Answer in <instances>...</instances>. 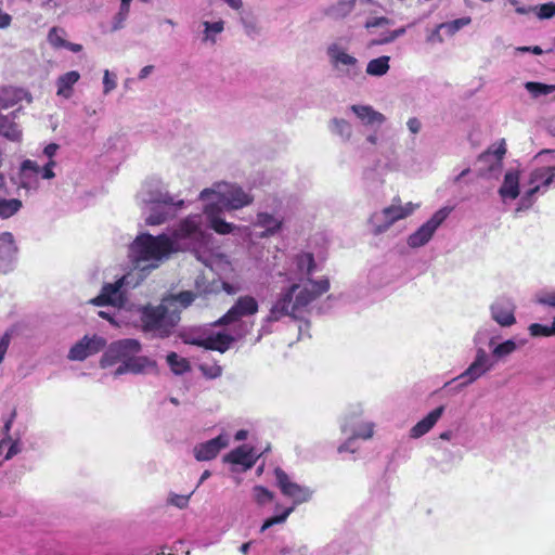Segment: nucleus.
<instances>
[{"instance_id":"obj_1","label":"nucleus","mask_w":555,"mask_h":555,"mask_svg":"<svg viewBox=\"0 0 555 555\" xmlns=\"http://www.w3.org/2000/svg\"><path fill=\"white\" fill-rule=\"evenodd\" d=\"M180 320V310L170 309L164 300L158 306L146 305L140 310L142 331L158 338L169 337Z\"/></svg>"},{"instance_id":"obj_2","label":"nucleus","mask_w":555,"mask_h":555,"mask_svg":"<svg viewBox=\"0 0 555 555\" xmlns=\"http://www.w3.org/2000/svg\"><path fill=\"white\" fill-rule=\"evenodd\" d=\"M131 254L134 262H151V267L157 268L159 262L167 259L176 249L173 241L166 234L154 236L142 233L131 244Z\"/></svg>"},{"instance_id":"obj_3","label":"nucleus","mask_w":555,"mask_h":555,"mask_svg":"<svg viewBox=\"0 0 555 555\" xmlns=\"http://www.w3.org/2000/svg\"><path fill=\"white\" fill-rule=\"evenodd\" d=\"M141 344L138 339L125 338L112 343L100 360V366L106 369L117 363H126L127 360L141 351Z\"/></svg>"},{"instance_id":"obj_4","label":"nucleus","mask_w":555,"mask_h":555,"mask_svg":"<svg viewBox=\"0 0 555 555\" xmlns=\"http://www.w3.org/2000/svg\"><path fill=\"white\" fill-rule=\"evenodd\" d=\"M210 194H215L218 196L219 207L225 209H240L244 206L249 205L253 202V197L245 193L240 186H228L225 191L216 192L212 189H205L201 192L199 198L206 199Z\"/></svg>"},{"instance_id":"obj_5","label":"nucleus","mask_w":555,"mask_h":555,"mask_svg":"<svg viewBox=\"0 0 555 555\" xmlns=\"http://www.w3.org/2000/svg\"><path fill=\"white\" fill-rule=\"evenodd\" d=\"M451 210L452 208L450 207H442L437 210L429 220H427L408 237V245L412 248H417L427 244L435 234L436 230L448 218Z\"/></svg>"},{"instance_id":"obj_6","label":"nucleus","mask_w":555,"mask_h":555,"mask_svg":"<svg viewBox=\"0 0 555 555\" xmlns=\"http://www.w3.org/2000/svg\"><path fill=\"white\" fill-rule=\"evenodd\" d=\"M258 309V301L253 296H241L227 311V313L223 314L218 321H216V325L222 326L235 323L244 317L256 314Z\"/></svg>"},{"instance_id":"obj_7","label":"nucleus","mask_w":555,"mask_h":555,"mask_svg":"<svg viewBox=\"0 0 555 555\" xmlns=\"http://www.w3.org/2000/svg\"><path fill=\"white\" fill-rule=\"evenodd\" d=\"M105 346L106 339L102 336L93 335L89 337L86 335L69 349L68 359L73 361H83L88 357L103 350Z\"/></svg>"},{"instance_id":"obj_8","label":"nucleus","mask_w":555,"mask_h":555,"mask_svg":"<svg viewBox=\"0 0 555 555\" xmlns=\"http://www.w3.org/2000/svg\"><path fill=\"white\" fill-rule=\"evenodd\" d=\"M298 288V284H292L280 294L279 298L275 300L269 311V315L267 318L269 322H276L283 317L294 315V313L298 311L294 307V295Z\"/></svg>"},{"instance_id":"obj_9","label":"nucleus","mask_w":555,"mask_h":555,"mask_svg":"<svg viewBox=\"0 0 555 555\" xmlns=\"http://www.w3.org/2000/svg\"><path fill=\"white\" fill-rule=\"evenodd\" d=\"M400 203V198L395 197L393 204L388 207H385L382 210V214L385 218V222L380 224H374L373 233L375 235H379L386 232L395 222L406 218L413 212L414 208L411 203L406 204L405 206H402Z\"/></svg>"},{"instance_id":"obj_10","label":"nucleus","mask_w":555,"mask_h":555,"mask_svg":"<svg viewBox=\"0 0 555 555\" xmlns=\"http://www.w3.org/2000/svg\"><path fill=\"white\" fill-rule=\"evenodd\" d=\"M274 474L278 486L284 495L294 499L296 503H301L309 499L310 493L308 489L293 482L282 468H275Z\"/></svg>"},{"instance_id":"obj_11","label":"nucleus","mask_w":555,"mask_h":555,"mask_svg":"<svg viewBox=\"0 0 555 555\" xmlns=\"http://www.w3.org/2000/svg\"><path fill=\"white\" fill-rule=\"evenodd\" d=\"M553 183L555 184V166L541 167L532 170L529 178V184L533 186L526 192L524 198L530 201L541 188H548Z\"/></svg>"},{"instance_id":"obj_12","label":"nucleus","mask_w":555,"mask_h":555,"mask_svg":"<svg viewBox=\"0 0 555 555\" xmlns=\"http://www.w3.org/2000/svg\"><path fill=\"white\" fill-rule=\"evenodd\" d=\"M327 54L331 59L332 65L340 69V66H346V70H344V74L348 77H354L358 75L359 70L357 68L358 60L341 50L336 43L331 44L327 48Z\"/></svg>"},{"instance_id":"obj_13","label":"nucleus","mask_w":555,"mask_h":555,"mask_svg":"<svg viewBox=\"0 0 555 555\" xmlns=\"http://www.w3.org/2000/svg\"><path fill=\"white\" fill-rule=\"evenodd\" d=\"M492 363L483 349H478L474 362L459 376L465 379L463 385L470 384L492 369Z\"/></svg>"},{"instance_id":"obj_14","label":"nucleus","mask_w":555,"mask_h":555,"mask_svg":"<svg viewBox=\"0 0 555 555\" xmlns=\"http://www.w3.org/2000/svg\"><path fill=\"white\" fill-rule=\"evenodd\" d=\"M491 317L501 326H512L516 323L515 306L506 298H500L491 305Z\"/></svg>"},{"instance_id":"obj_15","label":"nucleus","mask_w":555,"mask_h":555,"mask_svg":"<svg viewBox=\"0 0 555 555\" xmlns=\"http://www.w3.org/2000/svg\"><path fill=\"white\" fill-rule=\"evenodd\" d=\"M228 446V440L222 436H218L206 442L194 447V456L197 461H210L215 459L219 452Z\"/></svg>"},{"instance_id":"obj_16","label":"nucleus","mask_w":555,"mask_h":555,"mask_svg":"<svg viewBox=\"0 0 555 555\" xmlns=\"http://www.w3.org/2000/svg\"><path fill=\"white\" fill-rule=\"evenodd\" d=\"M156 362L145 356H131L126 363H121L115 371V376L126 373L141 374L149 369H154Z\"/></svg>"},{"instance_id":"obj_17","label":"nucleus","mask_w":555,"mask_h":555,"mask_svg":"<svg viewBox=\"0 0 555 555\" xmlns=\"http://www.w3.org/2000/svg\"><path fill=\"white\" fill-rule=\"evenodd\" d=\"M201 216H188L179 222L172 232L175 240H185L201 234Z\"/></svg>"},{"instance_id":"obj_18","label":"nucleus","mask_w":555,"mask_h":555,"mask_svg":"<svg viewBox=\"0 0 555 555\" xmlns=\"http://www.w3.org/2000/svg\"><path fill=\"white\" fill-rule=\"evenodd\" d=\"M444 406L440 405L417 422L410 430V437L417 439L427 434L442 416Z\"/></svg>"},{"instance_id":"obj_19","label":"nucleus","mask_w":555,"mask_h":555,"mask_svg":"<svg viewBox=\"0 0 555 555\" xmlns=\"http://www.w3.org/2000/svg\"><path fill=\"white\" fill-rule=\"evenodd\" d=\"M122 286L121 281H117L113 284H105L96 297L90 300V302L94 306H106V305H116L120 302V288Z\"/></svg>"},{"instance_id":"obj_20","label":"nucleus","mask_w":555,"mask_h":555,"mask_svg":"<svg viewBox=\"0 0 555 555\" xmlns=\"http://www.w3.org/2000/svg\"><path fill=\"white\" fill-rule=\"evenodd\" d=\"M21 108L12 112L9 115L0 114V135L10 141L20 142L22 140V131L18 125L14 121Z\"/></svg>"},{"instance_id":"obj_21","label":"nucleus","mask_w":555,"mask_h":555,"mask_svg":"<svg viewBox=\"0 0 555 555\" xmlns=\"http://www.w3.org/2000/svg\"><path fill=\"white\" fill-rule=\"evenodd\" d=\"M221 211V207L218 204L206 205L204 212L207 216L210 228L218 234H229L233 231L234 225L221 219L218 215Z\"/></svg>"},{"instance_id":"obj_22","label":"nucleus","mask_w":555,"mask_h":555,"mask_svg":"<svg viewBox=\"0 0 555 555\" xmlns=\"http://www.w3.org/2000/svg\"><path fill=\"white\" fill-rule=\"evenodd\" d=\"M233 341L234 338L231 335L218 333L196 341V345L207 350H215L223 353L230 348Z\"/></svg>"},{"instance_id":"obj_23","label":"nucleus","mask_w":555,"mask_h":555,"mask_svg":"<svg viewBox=\"0 0 555 555\" xmlns=\"http://www.w3.org/2000/svg\"><path fill=\"white\" fill-rule=\"evenodd\" d=\"M519 171L508 170L505 176L499 194L502 198L515 199L519 196Z\"/></svg>"},{"instance_id":"obj_24","label":"nucleus","mask_w":555,"mask_h":555,"mask_svg":"<svg viewBox=\"0 0 555 555\" xmlns=\"http://www.w3.org/2000/svg\"><path fill=\"white\" fill-rule=\"evenodd\" d=\"M224 461L232 464L242 465L246 468H250L255 464L253 448H249L247 446H240L232 450L230 453H228L224 456Z\"/></svg>"},{"instance_id":"obj_25","label":"nucleus","mask_w":555,"mask_h":555,"mask_svg":"<svg viewBox=\"0 0 555 555\" xmlns=\"http://www.w3.org/2000/svg\"><path fill=\"white\" fill-rule=\"evenodd\" d=\"M79 78L80 74L77 70H70L61 75L56 80V94L65 99H69L73 93V87Z\"/></svg>"},{"instance_id":"obj_26","label":"nucleus","mask_w":555,"mask_h":555,"mask_svg":"<svg viewBox=\"0 0 555 555\" xmlns=\"http://www.w3.org/2000/svg\"><path fill=\"white\" fill-rule=\"evenodd\" d=\"M351 111L366 125L383 124L385 116L370 105H352Z\"/></svg>"},{"instance_id":"obj_27","label":"nucleus","mask_w":555,"mask_h":555,"mask_svg":"<svg viewBox=\"0 0 555 555\" xmlns=\"http://www.w3.org/2000/svg\"><path fill=\"white\" fill-rule=\"evenodd\" d=\"M160 204H155L152 207L151 214L146 218L145 222L149 225H159L165 223L169 218L173 217L176 210L169 209L168 207H160Z\"/></svg>"},{"instance_id":"obj_28","label":"nucleus","mask_w":555,"mask_h":555,"mask_svg":"<svg viewBox=\"0 0 555 555\" xmlns=\"http://www.w3.org/2000/svg\"><path fill=\"white\" fill-rule=\"evenodd\" d=\"M257 225L266 229L261 236H269L273 235L281 229L282 221L268 212H259L257 215Z\"/></svg>"},{"instance_id":"obj_29","label":"nucleus","mask_w":555,"mask_h":555,"mask_svg":"<svg viewBox=\"0 0 555 555\" xmlns=\"http://www.w3.org/2000/svg\"><path fill=\"white\" fill-rule=\"evenodd\" d=\"M22 101V90L5 87L0 89V109H8Z\"/></svg>"},{"instance_id":"obj_30","label":"nucleus","mask_w":555,"mask_h":555,"mask_svg":"<svg viewBox=\"0 0 555 555\" xmlns=\"http://www.w3.org/2000/svg\"><path fill=\"white\" fill-rule=\"evenodd\" d=\"M295 263L298 272L307 276H310L317 267L312 253H300L296 255Z\"/></svg>"},{"instance_id":"obj_31","label":"nucleus","mask_w":555,"mask_h":555,"mask_svg":"<svg viewBox=\"0 0 555 555\" xmlns=\"http://www.w3.org/2000/svg\"><path fill=\"white\" fill-rule=\"evenodd\" d=\"M389 56L383 55L377 59H373L367 63L366 73L370 76H383L389 69Z\"/></svg>"},{"instance_id":"obj_32","label":"nucleus","mask_w":555,"mask_h":555,"mask_svg":"<svg viewBox=\"0 0 555 555\" xmlns=\"http://www.w3.org/2000/svg\"><path fill=\"white\" fill-rule=\"evenodd\" d=\"M167 363L176 375L190 371L191 366L185 358L179 357L176 352H169L166 357Z\"/></svg>"},{"instance_id":"obj_33","label":"nucleus","mask_w":555,"mask_h":555,"mask_svg":"<svg viewBox=\"0 0 555 555\" xmlns=\"http://www.w3.org/2000/svg\"><path fill=\"white\" fill-rule=\"evenodd\" d=\"M17 248L15 246L14 236L11 232L0 234V257L11 258L15 255Z\"/></svg>"},{"instance_id":"obj_34","label":"nucleus","mask_w":555,"mask_h":555,"mask_svg":"<svg viewBox=\"0 0 555 555\" xmlns=\"http://www.w3.org/2000/svg\"><path fill=\"white\" fill-rule=\"evenodd\" d=\"M295 300H294V307L297 310H300L305 307H307L310 302H312L317 296L315 293L312 289H309L307 287L298 288L295 293Z\"/></svg>"},{"instance_id":"obj_35","label":"nucleus","mask_w":555,"mask_h":555,"mask_svg":"<svg viewBox=\"0 0 555 555\" xmlns=\"http://www.w3.org/2000/svg\"><path fill=\"white\" fill-rule=\"evenodd\" d=\"M22 208V202L17 198H0V217L8 219Z\"/></svg>"},{"instance_id":"obj_36","label":"nucleus","mask_w":555,"mask_h":555,"mask_svg":"<svg viewBox=\"0 0 555 555\" xmlns=\"http://www.w3.org/2000/svg\"><path fill=\"white\" fill-rule=\"evenodd\" d=\"M195 294L191 291H183L177 295L171 296L170 298H165L164 301L169 307L175 302H179L182 308L189 307L195 299Z\"/></svg>"},{"instance_id":"obj_37","label":"nucleus","mask_w":555,"mask_h":555,"mask_svg":"<svg viewBox=\"0 0 555 555\" xmlns=\"http://www.w3.org/2000/svg\"><path fill=\"white\" fill-rule=\"evenodd\" d=\"M472 23V18L469 16L456 18L451 22H446L439 24V28H443L447 30L449 36L455 35L460 29L469 25Z\"/></svg>"},{"instance_id":"obj_38","label":"nucleus","mask_w":555,"mask_h":555,"mask_svg":"<svg viewBox=\"0 0 555 555\" xmlns=\"http://www.w3.org/2000/svg\"><path fill=\"white\" fill-rule=\"evenodd\" d=\"M525 88L534 96L546 95L555 91V85H545L542 82L529 81Z\"/></svg>"},{"instance_id":"obj_39","label":"nucleus","mask_w":555,"mask_h":555,"mask_svg":"<svg viewBox=\"0 0 555 555\" xmlns=\"http://www.w3.org/2000/svg\"><path fill=\"white\" fill-rule=\"evenodd\" d=\"M153 204H163L164 206L168 207L169 209H180L183 207L184 202L183 199L175 201L173 197L168 193H160L153 199H151Z\"/></svg>"},{"instance_id":"obj_40","label":"nucleus","mask_w":555,"mask_h":555,"mask_svg":"<svg viewBox=\"0 0 555 555\" xmlns=\"http://www.w3.org/2000/svg\"><path fill=\"white\" fill-rule=\"evenodd\" d=\"M65 35L66 33L63 28L52 27L48 34V41L55 49L64 48L67 41L64 39Z\"/></svg>"},{"instance_id":"obj_41","label":"nucleus","mask_w":555,"mask_h":555,"mask_svg":"<svg viewBox=\"0 0 555 555\" xmlns=\"http://www.w3.org/2000/svg\"><path fill=\"white\" fill-rule=\"evenodd\" d=\"M254 499L259 505H264L273 500V493L263 486H255L253 489Z\"/></svg>"},{"instance_id":"obj_42","label":"nucleus","mask_w":555,"mask_h":555,"mask_svg":"<svg viewBox=\"0 0 555 555\" xmlns=\"http://www.w3.org/2000/svg\"><path fill=\"white\" fill-rule=\"evenodd\" d=\"M293 511L294 507H287L280 515H275L266 519L261 526L260 531L262 532L274 525L283 524L287 519V517L293 513Z\"/></svg>"},{"instance_id":"obj_43","label":"nucleus","mask_w":555,"mask_h":555,"mask_svg":"<svg viewBox=\"0 0 555 555\" xmlns=\"http://www.w3.org/2000/svg\"><path fill=\"white\" fill-rule=\"evenodd\" d=\"M528 330L532 337H539V336L548 337V336L555 335V326L553 324L547 326V325H542L540 323H532Z\"/></svg>"},{"instance_id":"obj_44","label":"nucleus","mask_w":555,"mask_h":555,"mask_svg":"<svg viewBox=\"0 0 555 555\" xmlns=\"http://www.w3.org/2000/svg\"><path fill=\"white\" fill-rule=\"evenodd\" d=\"M533 13H535L540 20L552 18L555 16V2H547L541 5H535Z\"/></svg>"},{"instance_id":"obj_45","label":"nucleus","mask_w":555,"mask_h":555,"mask_svg":"<svg viewBox=\"0 0 555 555\" xmlns=\"http://www.w3.org/2000/svg\"><path fill=\"white\" fill-rule=\"evenodd\" d=\"M515 350H516V343L512 339H508L502 344H499L493 349V356L496 358H503V357L511 354Z\"/></svg>"},{"instance_id":"obj_46","label":"nucleus","mask_w":555,"mask_h":555,"mask_svg":"<svg viewBox=\"0 0 555 555\" xmlns=\"http://www.w3.org/2000/svg\"><path fill=\"white\" fill-rule=\"evenodd\" d=\"M308 282L312 285V291L315 293L317 298L330 289V281L327 278L318 281L308 278Z\"/></svg>"},{"instance_id":"obj_47","label":"nucleus","mask_w":555,"mask_h":555,"mask_svg":"<svg viewBox=\"0 0 555 555\" xmlns=\"http://www.w3.org/2000/svg\"><path fill=\"white\" fill-rule=\"evenodd\" d=\"M374 425L372 423H365L360 426L351 436V439L361 438V439H370L373 437Z\"/></svg>"},{"instance_id":"obj_48","label":"nucleus","mask_w":555,"mask_h":555,"mask_svg":"<svg viewBox=\"0 0 555 555\" xmlns=\"http://www.w3.org/2000/svg\"><path fill=\"white\" fill-rule=\"evenodd\" d=\"M404 31H405L404 28H400V29H396V30L389 31L385 36L380 37L379 39L373 40L372 44H385V43L392 42L399 36L403 35Z\"/></svg>"},{"instance_id":"obj_49","label":"nucleus","mask_w":555,"mask_h":555,"mask_svg":"<svg viewBox=\"0 0 555 555\" xmlns=\"http://www.w3.org/2000/svg\"><path fill=\"white\" fill-rule=\"evenodd\" d=\"M199 370L202 371V373L209 377V378H217L219 377L221 374H222V369L221 366L219 365H206V364H202L199 366Z\"/></svg>"},{"instance_id":"obj_50","label":"nucleus","mask_w":555,"mask_h":555,"mask_svg":"<svg viewBox=\"0 0 555 555\" xmlns=\"http://www.w3.org/2000/svg\"><path fill=\"white\" fill-rule=\"evenodd\" d=\"M537 302L543 306L555 307V291L538 295Z\"/></svg>"},{"instance_id":"obj_51","label":"nucleus","mask_w":555,"mask_h":555,"mask_svg":"<svg viewBox=\"0 0 555 555\" xmlns=\"http://www.w3.org/2000/svg\"><path fill=\"white\" fill-rule=\"evenodd\" d=\"M223 25L224 24L222 21L215 22V23L205 22L204 26H205L206 36L208 37L209 33H214V34L221 33L223 30Z\"/></svg>"},{"instance_id":"obj_52","label":"nucleus","mask_w":555,"mask_h":555,"mask_svg":"<svg viewBox=\"0 0 555 555\" xmlns=\"http://www.w3.org/2000/svg\"><path fill=\"white\" fill-rule=\"evenodd\" d=\"M15 416H16V411H15V409H14V410L11 412L10 417H9V418L5 421V423H4V427H3V429H4L5 438H3V439L1 440V442H0L1 444L5 443V442H7V440H11V437H10V430H11V427H12V424H13V421H14Z\"/></svg>"},{"instance_id":"obj_53","label":"nucleus","mask_w":555,"mask_h":555,"mask_svg":"<svg viewBox=\"0 0 555 555\" xmlns=\"http://www.w3.org/2000/svg\"><path fill=\"white\" fill-rule=\"evenodd\" d=\"M11 336L9 333H5L0 338V363L3 361V358L8 351L9 345H10Z\"/></svg>"},{"instance_id":"obj_54","label":"nucleus","mask_w":555,"mask_h":555,"mask_svg":"<svg viewBox=\"0 0 555 555\" xmlns=\"http://www.w3.org/2000/svg\"><path fill=\"white\" fill-rule=\"evenodd\" d=\"M21 169H22L23 172H26V171H31L34 173H39L40 172L39 165L36 162L30 160V159L24 160L22 163Z\"/></svg>"},{"instance_id":"obj_55","label":"nucleus","mask_w":555,"mask_h":555,"mask_svg":"<svg viewBox=\"0 0 555 555\" xmlns=\"http://www.w3.org/2000/svg\"><path fill=\"white\" fill-rule=\"evenodd\" d=\"M190 495H178L175 494L170 498V503L179 508H183L189 503Z\"/></svg>"},{"instance_id":"obj_56","label":"nucleus","mask_w":555,"mask_h":555,"mask_svg":"<svg viewBox=\"0 0 555 555\" xmlns=\"http://www.w3.org/2000/svg\"><path fill=\"white\" fill-rule=\"evenodd\" d=\"M55 166V162L53 159L49 160L47 165H44V167L42 168V170L40 169V171L42 172V178L43 179H52L54 178L55 173L53 171V167Z\"/></svg>"},{"instance_id":"obj_57","label":"nucleus","mask_w":555,"mask_h":555,"mask_svg":"<svg viewBox=\"0 0 555 555\" xmlns=\"http://www.w3.org/2000/svg\"><path fill=\"white\" fill-rule=\"evenodd\" d=\"M508 2L515 7L516 13L520 15H526L534 11V7H522L519 5V2L517 0H508Z\"/></svg>"},{"instance_id":"obj_58","label":"nucleus","mask_w":555,"mask_h":555,"mask_svg":"<svg viewBox=\"0 0 555 555\" xmlns=\"http://www.w3.org/2000/svg\"><path fill=\"white\" fill-rule=\"evenodd\" d=\"M386 24H388V18L387 17H375L373 20L367 21L366 24H365V27L366 28H374V27L386 25Z\"/></svg>"},{"instance_id":"obj_59","label":"nucleus","mask_w":555,"mask_h":555,"mask_svg":"<svg viewBox=\"0 0 555 555\" xmlns=\"http://www.w3.org/2000/svg\"><path fill=\"white\" fill-rule=\"evenodd\" d=\"M442 28H439V25H437V27L431 31L430 35H428L427 37V41L428 42H442L443 41V38L442 36L440 35V30Z\"/></svg>"},{"instance_id":"obj_60","label":"nucleus","mask_w":555,"mask_h":555,"mask_svg":"<svg viewBox=\"0 0 555 555\" xmlns=\"http://www.w3.org/2000/svg\"><path fill=\"white\" fill-rule=\"evenodd\" d=\"M11 22H12L11 15L3 12L0 9V29L9 27L11 25Z\"/></svg>"},{"instance_id":"obj_61","label":"nucleus","mask_w":555,"mask_h":555,"mask_svg":"<svg viewBox=\"0 0 555 555\" xmlns=\"http://www.w3.org/2000/svg\"><path fill=\"white\" fill-rule=\"evenodd\" d=\"M21 449H20V446H18V441H13L5 454V460H10L12 459L14 455H16L17 453H20Z\"/></svg>"},{"instance_id":"obj_62","label":"nucleus","mask_w":555,"mask_h":555,"mask_svg":"<svg viewBox=\"0 0 555 555\" xmlns=\"http://www.w3.org/2000/svg\"><path fill=\"white\" fill-rule=\"evenodd\" d=\"M103 83H104V92L105 93L113 90L116 86L115 81L109 78L108 70H106L104 74Z\"/></svg>"},{"instance_id":"obj_63","label":"nucleus","mask_w":555,"mask_h":555,"mask_svg":"<svg viewBox=\"0 0 555 555\" xmlns=\"http://www.w3.org/2000/svg\"><path fill=\"white\" fill-rule=\"evenodd\" d=\"M57 150H59V145L56 143H50L44 147L43 153L51 160L53 158V156L56 154Z\"/></svg>"},{"instance_id":"obj_64","label":"nucleus","mask_w":555,"mask_h":555,"mask_svg":"<svg viewBox=\"0 0 555 555\" xmlns=\"http://www.w3.org/2000/svg\"><path fill=\"white\" fill-rule=\"evenodd\" d=\"M408 127L412 133H417L421 129V122L417 118L413 117L408 120Z\"/></svg>"}]
</instances>
